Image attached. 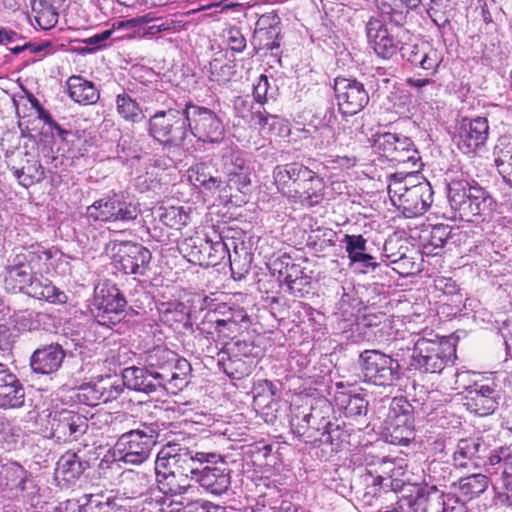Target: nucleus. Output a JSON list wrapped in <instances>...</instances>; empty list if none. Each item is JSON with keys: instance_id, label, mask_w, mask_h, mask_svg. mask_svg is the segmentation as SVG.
I'll return each mask as SVG.
<instances>
[{"instance_id": "1", "label": "nucleus", "mask_w": 512, "mask_h": 512, "mask_svg": "<svg viewBox=\"0 0 512 512\" xmlns=\"http://www.w3.org/2000/svg\"><path fill=\"white\" fill-rule=\"evenodd\" d=\"M447 198L454 218L476 222L490 215L495 206L494 199L476 181L460 173L447 184Z\"/></svg>"}, {"instance_id": "2", "label": "nucleus", "mask_w": 512, "mask_h": 512, "mask_svg": "<svg viewBox=\"0 0 512 512\" xmlns=\"http://www.w3.org/2000/svg\"><path fill=\"white\" fill-rule=\"evenodd\" d=\"M399 352H410L409 370L420 373L439 374L456 359V346L451 341L438 338L419 337L415 341L399 342Z\"/></svg>"}, {"instance_id": "3", "label": "nucleus", "mask_w": 512, "mask_h": 512, "mask_svg": "<svg viewBox=\"0 0 512 512\" xmlns=\"http://www.w3.org/2000/svg\"><path fill=\"white\" fill-rule=\"evenodd\" d=\"M452 463L456 468L484 467L487 472L503 463L507 469L512 467V449L507 445L491 449L489 440L484 437L463 438L456 445Z\"/></svg>"}, {"instance_id": "4", "label": "nucleus", "mask_w": 512, "mask_h": 512, "mask_svg": "<svg viewBox=\"0 0 512 512\" xmlns=\"http://www.w3.org/2000/svg\"><path fill=\"white\" fill-rule=\"evenodd\" d=\"M145 364L169 393L176 394L189 382L190 363L167 347L157 346L149 350Z\"/></svg>"}, {"instance_id": "5", "label": "nucleus", "mask_w": 512, "mask_h": 512, "mask_svg": "<svg viewBox=\"0 0 512 512\" xmlns=\"http://www.w3.org/2000/svg\"><path fill=\"white\" fill-rule=\"evenodd\" d=\"M399 345V342L395 344L396 358L376 349L360 353L358 365L365 383L390 387L401 379L402 369L399 362L404 360V353L399 352Z\"/></svg>"}, {"instance_id": "6", "label": "nucleus", "mask_w": 512, "mask_h": 512, "mask_svg": "<svg viewBox=\"0 0 512 512\" xmlns=\"http://www.w3.org/2000/svg\"><path fill=\"white\" fill-rule=\"evenodd\" d=\"M392 203L408 217L424 214L433 202V189L427 180L412 183V177L400 179L393 175L388 186Z\"/></svg>"}, {"instance_id": "7", "label": "nucleus", "mask_w": 512, "mask_h": 512, "mask_svg": "<svg viewBox=\"0 0 512 512\" xmlns=\"http://www.w3.org/2000/svg\"><path fill=\"white\" fill-rule=\"evenodd\" d=\"M183 109H167L155 112L147 120L148 135L164 149H178L185 146L189 128Z\"/></svg>"}, {"instance_id": "8", "label": "nucleus", "mask_w": 512, "mask_h": 512, "mask_svg": "<svg viewBox=\"0 0 512 512\" xmlns=\"http://www.w3.org/2000/svg\"><path fill=\"white\" fill-rule=\"evenodd\" d=\"M332 414V404L326 399L316 401L308 410L298 407L290 418L291 430L299 440L318 447L319 437L327 428Z\"/></svg>"}, {"instance_id": "9", "label": "nucleus", "mask_w": 512, "mask_h": 512, "mask_svg": "<svg viewBox=\"0 0 512 512\" xmlns=\"http://www.w3.org/2000/svg\"><path fill=\"white\" fill-rule=\"evenodd\" d=\"M52 258V251L43 247H31L8 260L5 267V283L13 290L22 292L42 266Z\"/></svg>"}, {"instance_id": "10", "label": "nucleus", "mask_w": 512, "mask_h": 512, "mask_svg": "<svg viewBox=\"0 0 512 512\" xmlns=\"http://www.w3.org/2000/svg\"><path fill=\"white\" fill-rule=\"evenodd\" d=\"M189 137L204 143H219L225 135L222 120L212 109L188 102L184 107Z\"/></svg>"}, {"instance_id": "11", "label": "nucleus", "mask_w": 512, "mask_h": 512, "mask_svg": "<svg viewBox=\"0 0 512 512\" xmlns=\"http://www.w3.org/2000/svg\"><path fill=\"white\" fill-rule=\"evenodd\" d=\"M376 86L368 78L360 81L356 78L336 77L333 90L339 111L350 116L362 111L369 103L370 91H375Z\"/></svg>"}, {"instance_id": "12", "label": "nucleus", "mask_w": 512, "mask_h": 512, "mask_svg": "<svg viewBox=\"0 0 512 512\" xmlns=\"http://www.w3.org/2000/svg\"><path fill=\"white\" fill-rule=\"evenodd\" d=\"M216 239L195 235L184 239L180 251L184 257L195 265L214 267L229 255V247L220 235Z\"/></svg>"}, {"instance_id": "13", "label": "nucleus", "mask_w": 512, "mask_h": 512, "mask_svg": "<svg viewBox=\"0 0 512 512\" xmlns=\"http://www.w3.org/2000/svg\"><path fill=\"white\" fill-rule=\"evenodd\" d=\"M106 250L111 254L115 266L125 274L145 275L152 258L148 248L132 241H111Z\"/></svg>"}, {"instance_id": "14", "label": "nucleus", "mask_w": 512, "mask_h": 512, "mask_svg": "<svg viewBox=\"0 0 512 512\" xmlns=\"http://www.w3.org/2000/svg\"><path fill=\"white\" fill-rule=\"evenodd\" d=\"M157 437L158 434L153 429L131 430L118 438L115 452L124 463L140 465L149 458Z\"/></svg>"}, {"instance_id": "15", "label": "nucleus", "mask_w": 512, "mask_h": 512, "mask_svg": "<svg viewBox=\"0 0 512 512\" xmlns=\"http://www.w3.org/2000/svg\"><path fill=\"white\" fill-rule=\"evenodd\" d=\"M138 213L137 207L128 202L121 194H113L96 200L86 210L88 218L101 222H126L136 219Z\"/></svg>"}, {"instance_id": "16", "label": "nucleus", "mask_w": 512, "mask_h": 512, "mask_svg": "<svg viewBox=\"0 0 512 512\" xmlns=\"http://www.w3.org/2000/svg\"><path fill=\"white\" fill-rule=\"evenodd\" d=\"M126 306L127 301L119 288L103 286L95 294L92 312L100 325L112 328L120 322Z\"/></svg>"}, {"instance_id": "17", "label": "nucleus", "mask_w": 512, "mask_h": 512, "mask_svg": "<svg viewBox=\"0 0 512 512\" xmlns=\"http://www.w3.org/2000/svg\"><path fill=\"white\" fill-rule=\"evenodd\" d=\"M374 147L381 156L396 164L412 163L415 166L420 159L414 142L402 134L390 132L377 134Z\"/></svg>"}, {"instance_id": "18", "label": "nucleus", "mask_w": 512, "mask_h": 512, "mask_svg": "<svg viewBox=\"0 0 512 512\" xmlns=\"http://www.w3.org/2000/svg\"><path fill=\"white\" fill-rule=\"evenodd\" d=\"M500 399L498 384L494 380H481L466 388L464 405L469 412L483 417L494 413Z\"/></svg>"}, {"instance_id": "19", "label": "nucleus", "mask_w": 512, "mask_h": 512, "mask_svg": "<svg viewBox=\"0 0 512 512\" xmlns=\"http://www.w3.org/2000/svg\"><path fill=\"white\" fill-rule=\"evenodd\" d=\"M365 471L364 481L368 487L371 486L374 489V494L378 488L397 491L403 485L401 477L404 475V469L393 459L378 458L369 463Z\"/></svg>"}, {"instance_id": "20", "label": "nucleus", "mask_w": 512, "mask_h": 512, "mask_svg": "<svg viewBox=\"0 0 512 512\" xmlns=\"http://www.w3.org/2000/svg\"><path fill=\"white\" fill-rule=\"evenodd\" d=\"M222 162L226 175V188L242 191L251 184L253 167L245 152L240 149L226 148L222 154Z\"/></svg>"}, {"instance_id": "21", "label": "nucleus", "mask_w": 512, "mask_h": 512, "mask_svg": "<svg viewBox=\"0 0 512 512\" xmlns=\"http://www.w3.org/2000/svg\"><path fill=\"white\" fill-rule=\"evenodd\" d=\"M489 123L485 117L463 118L457 126V146L464 154L475 155L487 142Z\"/></svg>"}, {"instance_id": "22", "label": "nucleus", "mask_w": 512, "mask_h": 512, "mask_svg": "<svg viewBox=\"0 0 512 512\" xmlns=\"http://www.w3.org/2000/svg\"><path fill=\"white\" fill-rule=\"evenodd\" d=\"M51 436L57 441H72L81 437L88 428V420L83 415L67 409L55 411L49 416Z\"/></svg>"}, {"instance_id": "23", "label": "nucleus", "mask_w": 512, "mask_h": 512, "mask_svg": "<svg viewBox=\"0 0 512 512\" xmlns=\"http://www.w3.org/2000/svg\"><path fill=\"white\" fill-rule=\"evenodd\" d=\"M7 166L18 183L25 188H29L45 178V171L40 160L27 151L19 150L7 155Z\"/></svg>"}, {"instance_id": "24", "label": "nucleus", "mask_w": 512, "mask_h": 512, "mask_svg": "<svg viewBox=\"0 0 512 512\" xmlns=\"http://www.w3.org/2000/svg\"><path fill=\"white\" fill-rule=\"evenodd\" d=\"M366 36L370 47L383 59L392 58L401 45V41L392 35L383 20L377 17H371L367 21Z\"/></svg>"}, {"instance_id": "25", "label": "nucleus", "mask_w": 512, "mask_h": 512, "mask_svg": "<svg viewBox=\"0 0 512 512\" xmlns=\"http://www.w3.org/2000/svg\"><path fill=\"white\" fill-rule=\"evenodd\" d=\"M313 177V170L299 162L277 165L273 170L274 183L283 194L296 193L297 187Z\"/></svg>"}, {"instance_id": "26", "label": "nucleus", "mask_w": 512, "mask_h": 512, "mask_svg": "<svg viewBox=\"0 0 512 512\" xmlns=\"http://www.w3.org/2000/svg\"><path fill=\"white\" fill-rule=\"evenodd\" d=\"M399 50L406 61L426 71L427 76H434L442 62L440 52L428 43L400 45Z\"/></svg>"}, {"instance_id": "27", "label": "nucleus", "mask_w": 512, "mask_h": 512, "mask_svg": "<svg viewBox=\"0 0 512 512\" xmlns=\"http://www.w3.org/2000/svg\"><path fill=\"white\" fill-rule=\"evenodd\" d=\"M65 356L66 352L61 345L57 343L44 345L33 352L30 366L34 373L49 375L59 370Z\"/></svg>"}, {"instance_id": "28", "label": "nucleus", "mask_w": 512, "mask_h": 512, "mask_svg": "<svg viewBox=\"0 0 512 512\" xmlns=\"http://www.w3.org/2000/svg\"><path fill=\"white\" fill-rule=\"evenodd\" d=\"M446 498L450 500L451 493L434 487H421L413 500H407V505L414 512H446Z\"/></svg>"}, {"instance_id": "29", "label": "nucleus", "mask_w": 512, "mask_h": 512, "mask_svg": "<svg viewBox=\"0 0 512 512\" xmlns=\"http://www.w3.org/2000/svg\"><path fill=\"white\" fill-rule=\"evenodd\" d=\"M489 486V478L484 474H471L461 477L450 485L451 498L457 501L468 502L483 494Z\"/></svg>"}, {"instance_id": "30", "label": "nucleus", "mask_w": 512, "mask_h": 512, "mask_svg": "<svg viewBox=\"0 0 512 512\" xmlns=\"http://www.w3.org/2000/svg\"><path fill=\"white\" fill-rule=\"evenodd\" d=\"M122 381L125 383V388L146 394L162 388L161 382L157 380L146 364L145 367L132 366L125 368L122 372Z\"/></svg>"}, {"instance_id": "31", "label": "nucleus", "mask_w": 512, "mask_h": 512, "mask_svg": "<svg viewBox=\"0 0 512 512\" xmlns=\"http://www.w3.org/2000/svg\"><path fill=\"white\" fill-rule=\"evenodd\" d=\"M194 480L207 493L215 496L226 494L231 486V469L229 464H222L216 469H208Z\"/></svg>"}, {"instance_id": "32", "label": "nucleus", "mask_w": 512, "mask_h": 512, "mask_svg": "<svg viewBox=\"0 0 512 512\" xmlns=\"http://www.w3.org/2000/svg\"><path fill=\"white\" fill-rule=\"evenodd\" d=\"M384 21L395 26H403L410 10L418 8L422 0H375Z\"/></svg>"}, {"instance_id": "33", "label": "nucleus", "mask_w": 512, "mask_h": 512, "mask_svg": "<svg viewBox=\"0 0 512 512\" xmlns=\"http://www.w3.org/2000/svg\"><path fill=\"white\" fill-rule=\"evenodd\" d=\"M26 295L38 300H45L51 303H66L67 295L53 285L52 281L42 275L34 277L22 291Z\"/></svg>"}, {"instance_id": "34", "label": "nucleus", "mask_w": 512, "mask_h": 512, "mask_svg": "<svg viewBox=\"0 0 512 512\" xmlns=\"http://www.w3.org/2000/svg\"><path fill=\"white\" fill-rule=\"evenodd\" d=\"M89 467L90 463L84 458L82 451H67L58 460L56 473L61 476L64 481L72 483L79 479Z\"/></svg>"}, {"instance_id": "35", "label": "nucleus", "mask_w": 512, "mask_h": 512, "mask_svg": "<svg viewBox=\"0 0 512 512\" xmlns=\"http://www.w3.org/2000/svg\"><path fill=\"white\" fill-rule=\"evenodd\" d=\"M69 97L80 105L95 104L100 98V92L95 84L81 76H70L66 81Z\"/></svg>"}, {"instance_id": "36", "label": "nucleus", "mask_w": 512, "mask_h": 512, "mask_svg": "<svg viewBox=\"0 0 512 512\" xmlns=\"http://www.w3.org/2000/svg\"><path fill=\"white\" fill-rule=\"evenodd\" d=\"M338 409L348 419L360 420L368 413V400L359 393L340 392L335 397Z\"/></svg>"}, {"instance_id": "37", "label": "nucleus", "mask_w": 512, "mask_h": 512, "mask_svg": "<svg viewBox=\"0 0 512 512\" xmlns=\"http://www.w3.org/2000/svg\"><path fill=\"white\" fill-rule=\"evenodd\" d=\"M342 243L345 244V251L350 264L361 263L365 267L377 266L373 262V256L367 252V239L361 234H344Z\"/></svg>"}, {"instance_id": "38", "label": "nucleus", "mask_w": 512, "mask_h": 512, "mask_svg": "<svg viewBox=\"0 0 512 512\" xmlns=\"http://www.w3.org/2000/svg\"><path fill=\"white\" fill-rule=\"evenodd\" d=\"M252 120L264 133L278 137H286L290 134L289 121L279 115L269 113L266 109L253 112Z\"/></svg>"}, {"instance_id": "39", "label": "nucleus", "mask_w": 512, "mask_h": 512, "mask_svg": "<svg viewBox=\"0 0 512 512\" xmlns=\"http://www.w3.org/2000/svg\"><path fill=\"white\" fill-rule=\"evenodd\" d=\"M493 156L499 174L512 187V137H500L494 147Z\"/></svg>"}, {"instance_id": "40", "label": "nucleus", "mask_w": 512, "mask_h": 512, "mask_svg": "<svg viewBox=\"0 0 512 512\" xmlns=\"http://www.w3.org/2000/svg\"><path fill=\"white\" fill-rule=\"evenodd\" d=\"M451 227L445 224H438L421 236V252L425 256H436L441 253L445 243L451 235Z\"/></svg>"}, {"instance_id": "41", "label": "nucleus", "mask_w": 512, "mask_h": 512, "mask_svg": "<svg viewBox=\"0 0 512 512\" xmlns=\"http://www.w3.org/2000/svg\"><path fill=\"white\" fill-rule=\"evenodd\" d=\"M188 178L193 185L210 192L220 190L223 184L221 178L213 174L212 165L204 162L191 166L188 170Z\"/></svg>"}, {"instance_id": "42", "label": "nucleus", "mask_w": 512, "mask_h": 512, "mask_svg": "<svg viewBox=\"0 0 512 512\" xmlns=\"http://www.w3.org/2000/svg\"><path fill=\"white\" fill-rule=\"evenodd\" d=\"M349 438L350 432L346 429V424L331 416L327 428L322 431L319 437V446L328 445L331 452H337L345 443H349Z\"/></svg>"}, {"instance_id": "43", "label": "nucleus", "mask_w": 512, "mask_h": 512, "mask_svg": "<svg viewBox=\"0 0 512 512\" xmlns=\"http://www.w3.org/2000/svg\"><path fill=\"white\" fill-rule=\"evenodd\" d=\"M158 490L165 496L183 495L191 487L190 480L181 473L155 472Z\"/></svg>"}, {"instance_id": "44", "label": "nucleus", "mask_w": 512, "mask_h": 512, "mask_svg": "<svg viewBox=\"0 0 512 512\" xmlns=\"http://www.w3.org/2000/svg\"><path fill=\"white\" fill-rule=\"evenodd\" d=\"M453 480V469L451 466L442 461H431L426 469L425 484L422 487H434L442 489L450 487Z\"/></svg>"}, {"instance_id": "45", "label": "nucleus", "mask_w": 512, "mask_h": 512, "mask_svg": "<svg viewBox=\"0 0 512 512\" xmlns=\"http://www.w3.org/2000/svg\"><path fill=\"white\" fill-rule=\"evenodd\" d=\"M123 495L135 499L145 495L151 487V477L144 472L125 471L122 475Z\"/></svg>"}, {"instance_id": "46", "label": "nucleus", "mask_w": 512, "mask_h": 512, "mask_svg": "<svg viewBox=\"0 0 512 512\" xmlns=\"http://www.w3.org/2000/svg\"><path fill=\"white\" fill-rule=\"evenodd\" d=\"M1 484L16 497L25 490L28 472L18 463L3 465L1 468Z\"/></svg>"}, {"instance_id": "47", "label": "nucleus", "mask_w": 512, "mask_h": 512, "mask_svg": "<svg viewBox=\"0 0 512 512\" xmlns=\"http://www.w3.org/2000/svg\"><path fill=\"white\" fill-rule=\"evenodd\" d=\"M218 365L220 369L231 379L240 380L250 375L255 366L254 360H247L235 355L218 354Z\"/></svg>"}, {"instance_id": "48", "label": "nucleus", "mask_w": 512, "mask_h": 512, "mask_svg": "<svg viewBox=\"0 0 512 512\" xmlns=\"http://www.w3.org/2000/svg\"><path fill=\"white\" fill-rule=\"evenodd\" d=\"M116 508L115 498L104 493L84 494L78 499V512H114Z\"/></svg>"}, {"instance_id": "49", "label": "nucleus", "mask_w": 512, "mask_h": 512, "mask_svg": "<svg viewBox=\"0 0 512 512\" xmlns=\"http://www.w3.org/2000/svg\"><path fill=\"white\" fill-rule=\"evenodd\" d=\"M323 188L324 183L322 178L313 171V177L307 179L303 186L297 187L295 196L299 198V201L303 205L313 207L322 201Z\"/></svg>"}, {"instance_id": "50", "label": "nucleus", "mask_w": 512, "mask_h": 512, "mask_svg": "<svg viewBox=\"0 0 512 512\" xmlns=\"http://www.w3.org/2000/svg\"><path fill=\"white\" fill-rule=\"evenodd\" d=\"M387 423L396 425H413L415 423L414 407L403 396L394 397L389 406Z\"/></svg>"}, {"instance_id": "51", "label": "nucleus", "mask_w": 512, "mask_h": 512, "mask_svg": "<svg viewBox=\"0 0 512 512\" xmlns=\"http://www.w3.org/2000/svg\"><path fill=\"white\" fill-rule=\"evenodd\" d=\"M392 250V243L386 242L384 244V256L389 260V264L393 265V270L402 276H408L418 271V265L412 257L400 250L396 253Z\"/></svg>"}, {"instance_id": "52", "label": "nucleus", "mask_w": 512, "mask_h": 512, "mask_svg": "<svg viewBox=\"0 0 512 512\" xmlns=\"http://www.w3.org/2000/svg\"><path fill=\"white\" fill-rule=\"evenodd\" d=\"M160 319L174 330L188 329L192 326L190 315L186 311L185 305L180 302L170 303L165 310L161 311Z\"/></svg>"}, {"instance_id": "53", "label": "nucleus", "mask_w": 512, "mask_h": 512, "mask_svg": "<svg viewBox=\"0 0 512 512\" xmlns=\"http://www.w3.org/2000/svg\"><path fill=\"white\" fill-rule=\"evenodd\" d=\"M361 301L353 289L346 291L342 287L341 297L336 305L335 315L344 322H354L360 310Z\"/></svg>"}, {"instance_id": "54", "label": "nucleus", "mask_w": 512, "mask_h": 512, "mask_svg": "<svg viewBox=\"0 0 512 512\" xmlns=\"http://www.w3.org/2000/svg\"><path fill=\"white\" fill-rule=\"evenodd\" d=\"M167 446H170L173 450L172 456L181 474L189 480L194 479L196 470V458L194 455H196V451L179 444L168 443Z\"/></svg>"}, {"instance_id": "55", "label": "nucleus", "mask_w": 512, "mask_h": 512, "mask_svg": "<svg viewBox=\"0 0 512 512\" xmlns=\"http://www.w3.org/2000/svg\"><path fill=\"white\" fill-rule=\"evenodd\" d=\"M212 311L216 314V318L221 323H234L239 325H245L249 323V315L243 307L238 305H230L227 303L215 304Z\"/></svg>"}, {"instance_id": "56", "label": "nucleus", "mask_w": 512, "mask_h": 512, "mask_svg": "<svg viewBox=\"0 0 512 512\" xmlns=\"http://www.w3.org/2000/svg\"><path fill=\"white\" fill-rule=\"evenodd\" d=\"M25 388L20 380L0 388V408L17 409L25 404Z\"/></svg>"}, {"instance_id": "57", "label": "nucleus", "mask_w": 512, "mask_h": 512, "mask_svg": "<svg viewBox=\"0 0 512 512\" xmlns=\"http://www.w3.org/2000/svg\"><path fill=\"white\" fill-rule=\"evenodd\" d=\"M116 109L118 114L126 121L137 123L144 118L139 103L125 91L116 96Z\"/></svg>"}, {"instance_id": "58", "label": "nucleus", "mask_w": 512, "mask_h": 512, "mask_svg": "<svg viewBox=\"0 0 512 512\" xmlns=\"http://www.w3.org/2000/svg\"><path fill=\"white\" fill-rule=\"evenodd\" d=\"M423 6L438 28L449 26L452 11L451 0H432L431 2H424Z\"/></svg>"}, {"instance_id": "59", "label": "nucleus", "mask_w": 512, "mask_h": 512, "mask_svg": "<svg viewBox=\"0 0 512 512\" xmlns=\"http://www.w3.org/2000/svg\"><path fill=\"white\" fill-rule=\"evenodd\" d=\"M32 12L34 19L43 30H49L58 23L59 14L52 4L44 0L32 2Z\"/></svg>"}, {"instance_id": "60", "label": "nucleus", "mask_w": 512, "mask_h": 512, "mask_svg": "<svg viewBox=\"0 0 512 512\" xmlns=\"http://www.w3.org/2000/svg\"><path fill=\"white\" fill-rule=\"evenodd\" d=\"M158 217L165 226L180 230L188 224L189 213L181 206L160 207Z\"/></svg>"}, {"instance_id": "61", "label": "nucleus", "mask_w": 512, "mask_h": 512, "mask_svg": "<svg viewBox=\"0 0 512 512\" xmlns=\"http://www.w3.org/2000/svg\"><path fill=\"white\" fill-rule=\"evenodd\" d=\"M260 349L253 342L242 339H234L226 342L221 351L223 355H235L247 360H254L259 356Z\"/></svg>"}, {"instance_id": "62", "label": "nucleus", "mask_w": 512, "mask_h": 512, "mask_svg": "<svg viewBox=\"0 0 512 512\" xmlns=\"http://www.w3.org/2000/svg\"><path fill=\"white\" fill-rule=\"evenodd\" d=\"M101 403L117 400L126 390L122 379L105 376L98 379Z\"/></svg>"}, {"instance_id": "63", "label": "nucleus", "mask_w": 512, "mask_h": 512, "mask_svg": "<svg viewBox=\"0 0 512 512\" xmlns=\"http://www.w3.org/2000/svg\"><path fill=\"white\" fill-rule=\"evenodd\" d=\"M235 66L229 62L215 58L209 62V80L218 84L229 82L235 75Z\"/></svg>"}, {"instance_id": "64", "label": "nucleus", "mask_w": 512, "mask_h": 512, "mask_svg": "<svg viewBox=\"0 0 512 512\" xmlns=\"http://www.w3.org/2000/svg\"><path fill=\"white\" fill-rule=\"evenodd\" d=\"M196 470L194 478L204 474L208 469H216V467L222 464H228V462L220 455L214 452H201L196 451Z\"/></svg>"}]
</instances>
